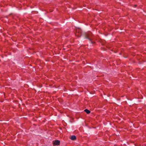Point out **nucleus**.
Segmentation results:
<instances>
[{
  "label": "nucleus",
  "instance_id": "obj_1",
  "mask_svg": "<svg viewBox=\"0 0 146 146\" xmlns=\"http://www.w3.org/2000/svg\"><path fill=\"white\" fill-rule=\"evenodd\" d=\"M60 141L58 140H56L54 143V144L55 145H59L60 144Z\"/></svg>",
  "mask_w": 146,
  "mask_h": 146
},
{
  "label": "nucleus",
  "instance_id": "obj_2",
  "mask_svg": "<svg viewBox=\"0 0 146 146\" xmlns=\"http://www.w3.org/2000/svg\"><path fill=\"white\" fill-rule=\"evenodd\" d=\"M70 138L72 140H74L76 139V137L74 135H72Z\"/></svg>",
  "mask_w": 146,
  "mask_h": 146
},
{
  "label": "nucleus",
  "instance_id": "obj_3",
  "mask_svg": "<svg viewBox=\"0 0 146 146\" xmlns=\"http://www.w3.org/2000/svg\"><path fill=\"white\" fill-rule=\"evenodd\" d=\"M84 111L88 114H89L90 113V111L87 109H86Z\"/></svg>",
  "mask_w": 146,
  "mask_h": 146
},
{
  "label": "nucleus",
  "instance_id": "obj_4",
  "mask_svg": "<svg viewBox=\"0 0 146 146\" xmlns=\"http://www.w3.org/2000/svg\"><path fill=\"white\" fill-rule=\"evenodd\" d=\"M89 37V36L88 35V36L87 37H86V38H88V37Z\"/></svg>",
  "mask_w": 146,
  "mask_h": 146
},
{
  "label": "nucleus",
  "instance_id": "obj_5",
  "mask_svg": "<svg viewBox=\"0 0 146 146\" xmlns=\"http://www.w3.org/2000/svg\"><path fill=\"white\" fill-rule=\"evenodd\" d=\"M135 7H136L137 5H135Z\"/></svg>",
  "mask_w": 146,
  "mask_h": 146
}]
</instances>
